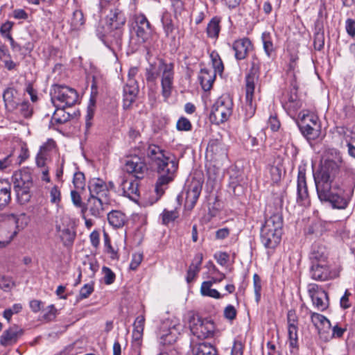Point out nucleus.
Wrapping results in <instances>:
<instances>
[{
  "label": "nucleus",
  "mask_w": 355,
  "mask_h": 355,
  "mask_svg": "<svg viewBox=\"0 0 355 355\" xmlns=\"http://www.w3.org/2000/svg\"><path fill=\"white\" fill-rule=\"evenodd\" d=\"M178 164L174 156L165 150H157V201L175 177Z\"/></svg>",
  "instance_id": "obj_2"
},
{
  "label": "nucleus",
  "mask_w": 355,
  "mask_h": 355,
  "mask_svg": "<svg viewBox=\"0 0 355 355\" xmlns=\"http://www.w3.org/2000/svg\"><path fill=\"white\" fill-rule=\"evenodd\" d=\"M97 35L104 44L113 51L114 46L120 47L121 46L123 29H112L107 26L103 33L98 29Z\"/></svg>",
  "instance_id": "obj_12"
},
{
  "label": "nucleus",
  "mask_w": 355,
  "mask_h": 355,
  "mask_svg": "<svg viewBox=\"0 0 355 355\" xmlns=\"http://www.w3.org/2000/svg\"><path fill=\"white\" fill-rule=\"evenodd\" d=\"M220 276L221 277L219 279H215V277H212L209 281L203 282L200 286V294L202 296H207V293H209V292L212 289L211 286L214 284L219 283L225 278V274H221Z\"/></svg>",
  "instance_id": "obj_47"
},
{
  "label": "nucleus",
  "mask_w": 355,
  "mask_h": 355,
  "mask_svg": "<svg viewBox=\"0 0 355 355\" xmlns=\"http://www.w3.org/2000/svg\"><path fill=\"white\" fill-rule=\"evenodd\" d=\"M31 187H25L15 189L17 198L21 204H25L28 202L31 199L30 189Z\"/></svg>",
  "instance_id": "obj_49"
},
{
  "label": "nucleus",
  "mask_w": 355,
  "mask_h": 355,
  "mask_svg": "<svg viewBox=\"0 0 355 355\" xmlns=\"http://www.w3.org/2000/svg\"><path fill=\"white\" fill-rule=\"evenodd\" d=\"M135 21L137 36L140 42H144L150 33V23L144 15H136Z\"/></svg>",
  "instance_id": "obj_23"
},
{
  "label": "nucleus",
  "mask_w": 355,
  "mask_h": 355,
  "mask_svg": "<svg viewBox=\"0 0 355 355\" xmlns=\"http://www.w3.org/2000/svg\"><path fill=\"white\" fill-rule=\"evenodd\" d=\"M200 271V268L194 267V265H190L188 268L186 277V280L187 283L190 284L191 282H192L195 279V278L196 277Z\"/></svg>",
  "instance_id": "obj_63"
},
{
  "label": "nucleus",
  "mask_w": 355,
  "mask_h": 355,
  "mask_svg": "<svg viewBox=\"0 0 355 355\" xmlns=\"http://www.w3.org/2000/svg\"><path fill=\"white\" fill-rule=\"evenodd\" d=\"M179 216V212L177 208L173 210L164 209L163 212L160 214L162 222L164 225H168V223L175 221Z\"/></svg>",
  "instance_id": "obj_46"
},
{
  "label": "nucleus",
  "mask_w": 355,
  "mask_h": 355,
  "mask_svg": "<svg viewBox=\"0 0 355 355\" xmlns=\"http://www.w3.org/2000/svg\"><path fill=\"white\" fill-rule=\"evenodd\" d=\"M106 20L107 26L109 28L123 29V26L125 23L126 18L122 10L119 8H114L111 10L110 13L107 15Z\"/></svg>",
  "instance_id": "obj_26"
},
{
  "label": "nucleus",
  "mask_w": 355,
  "mask_h": 355,
  "mask_svg": "<svg viewBox=\"0 0 355 355\" xmlns=\"http://www.w3.org/2000/svg\"><path fill=\"white\" fill-rule=\"evenodd\" d=\"M207 157L217 161L227 157V148L222 141L220 135L211 138L208 144L206 150Z\"/></svg>",
  "instance_id": "obj_14"
},
{
  "label": "nucleus",
  "mask_w": 355,
  "mask_h": 355,
  "mask_svg": "<svg viewBox=\"0 0 355 355\" xmlns=\"http://www.w3.org/2000/svg\"><path fill=\"white\" fill-rule=\"evenodd\" d=\"M143 259V254L141 252H135L132 255V260L130 263V268L132 270H136L140 265Z\"/></svg>",
  "instance_id": "obj_61"
},
{
  "label": "nucleus",
  "mask_w": 355,
  "mask_h": 355,
  "mask_svg": "<svg viewBox=\"0 0 355 355\" xmlns=\"http://www.w3.org/2000/svg\"><path fill=\"white\" fill-rule=\"evenodd\" d=\"M56 109L53 114L52 121L56 123L62 124L67 122L71 115L65 111L66 107H55Z\"/></svg>",
  "instance_id": "obj_43"
},
{
  "label": "nucleus",
  "mask_w": 355,
  "mask_h": 355,
  "mask_svg": "<svg viewBox=\"0 0 355 355\" xmlns=\"http://www.w3.org/2000/svg\"><path fill=\"white\" fill-rule=\"evenodd\" d=\"M89 197L108 200L109 189L106 183L100 178H93L89 182Z\"/></svg>",
  "instance_id": "obj_19"
},
{
  "label": "nucleus",
  "mask_w": 355,
  "mask_h": 355,
  "mask_svg": "<svg viewBox=\"0 0 355 355\" xmlns=\"http://www.w3.org/2000/svg\"><path fill=\"white\" fill-rule=\"evenodd\" d=\"M180 328V324H172V322L168 320L164 321L159 331V334L162 335L161 339L164 342L173 343L175 340L176 336L179 334Z\"/></svg>",
  "instance_id": "obj_21"
},
{
  "label": "nucleus",
  "mask_w": 355,
  "mask_h": 355,
  "mask_svg": "<svg viewBox=\"0 0 355 355\" xmlns=\"http://www.w3.org/2000/svg\"><path fill=\"white\" fill-rule=\"evenodd\" d=\"M139 92V86L135 79L127 80L123 87V107L128 109L135 102Z\"/></svg>",
  "instance_id": "obj_20"
},
{
  "label": "nucleus",
  "mask_w": 355,
  "mask_h": 355,
  "mask_svg": "<svg viewBox=\"0 0 355 355\" xmlns=\"http://www.w3.org/2000/svg\"><path fill=\"white\" fill-rule=\"evenodd\" d=\"M144 322L145 318L143 315H139L135 319V321L133 324L132 334L136 339H139L143 334Z\"/></svg>",
  "instance_id": "obj_48"
},
{
  "label": "nucleus",
  "mask_w": 355,
  "mask_h": 355,
  "mask_svg": "<svg viewBox=\"0 0 355 355\" xmlns=\"http://www.w3.org/2000/svg\"><path fill=\"white\" fill-rule=\"evenodd\" d=\"M328 254L327 249L324 245L315 243L311 246L309 258L311 263H328Z\"/></svg>",
  "instance_id": "obj_24"
},
{
  "label": "nucleus",
  "mask_w": 355,
  "mask_h": 355,
  "mask_svg": "<svg viewBox=\"0 0 355 355\" xmlns=\"http://www.w3.org/2000/svg\"><path fill=\"white\" fill-rule=\"evenodd\" d=\"M119 187L124 196L128 197L133 201H136L139 198V190L138 180L123 176L121 178Z\"/></svg>",
  "instance_id": "obj_16"
},
{
  "label": "nucleus",
  "mask_w": 355,
  "mask_h": 355,
  "mask_svg": "<svg viewBox=\"0 0 355 355\" xmlns=\"http://www.w3.org/2000/svg\"><path fill=\"white\" fill-rule=\"evenodd\" d=\"M177 129L180 131L191 130L192 125L189 119L185 117H180L176 124Z\"/></svg>",
  "instance_id": "obj_58"
},
{
  "label": "nucleus",
  "mask_w": 355,
  "mask_h": 355,
  "mask_svg": "<svg viewBox=\"0 0 355 355\" xmlns=\"http://www.w3.org/2000/svg\"><path fill=\"white\" fill-rule=\"evenodd\" d=\"M3 99L8 112L15 111L18 105L17 91L14 87L6 88L3 93Z\"/></svg>",
  "instance_id": "obj_32"
},
{
  "label": "nucleus",
  "mask_w": 355,
  "mask_h": 355,
  "mask_svg": "<svg viewBox=\"0 0 355 355\" xmlns=\"http://www.w3.org/2000/svg\"><path fill=\"white\" fill-rule=\"evenodd\" d=\"M23 309L22 304L20 303L14 304L11 307L6 309L3 311V316L8 322H10L12 316L14 314H17L21 311Z\"/></svg>",
  "instance_id": "obj_52"
},
{
  "label": "nucleus",
  "mask_w": 355,
  "mask_h": 355,
  "mask_svg": "<svg viewBox=\"0 0 355 355\" xmlns=\"http://www.w3.org/2000/svg\"><path fill=\"white\" fill-rule=\"evenodd\" d=\"M297 331H298V326L288 327V334L289 339V346L292 348H295L297 347Z\"/></svg>",
  "instance_id": "obj_51"
},
{
  "label": "nucleus",
  "mask_w": 355,
  "mask_h": 355,
  "mask_svg": "<svg viewBox=\"0 0 355 355\" xmlns=\"http://www.w3.org/2000/svg\"><path fill=\"white\" fill-rule=\"evenodd\" d=\"M316 31L314 34L313 46L315 50L320 51L324 45V33L322 26L316 24Z\"/></svg>",
  "instance_id": "obj_44"
},
{
  "label": "nucleus",
  "mask_w": 355,
  "mask_h": 355,
  "mask_svg": "<svg viewBox=\"0 0 355 355\" xmlns=\"http://www.w3.org/2000/svg\"><path fill=\"white\" fill-rule=\"evenodd\" d=\"M258 71L259 66L253 61L250 71L245 76V103L243 107V110L246 119L252 118L257 109L254 94L255 85L259 79Z\"/></svg>",
  "instance_id": "obj_3"
},
{
  "label": "nucleus",
  "mask_w": 355,
  "mask_h": 355,
  "mask_svg": "<svg viewBox=\"0 0 355 355\" xmlns=\"http://www.w3.org/2000/svg\"><path fill=\"white\" fill-rule=\"evenodd\" d=\"M44 311L43 318L44 320L51 321L55 318L57 310L54 305L48 306Z\"/></svg>",
  "instance_id": "obj_64"
},
{
  "label": "nucleus",
  "mask_w": 355,
  "mask_h": 355,
  "mask_svg": "<svg viewBox=\"0 0 355 355\" xmlns=\"http://www.w3.org/2000/svg\"><path fill=\"white\" fill-rule=\"evenodd\" d=\"M50 95L54 107H70L78 101V94L76 89L64 85H53Z\"/></svg>",
  "instance_id": "obj_4"
},
{
  "label": "nucleus",
  "mask_w": 355,
  "mask_h": 355,
  "mask_svg": "<svg viewBox=\"0 0 355 355\" xmlns=\"http://www.w3.org/2000/svg\"><path fill=\"white\" fill-rule=\"evenodd\" d=\"M300 121L298 125L302 132L308 139H314L317 138L320 132V125L317 116L313 114H299Z\"/></svg>",
  "instance_id": "obj_7"
},
{
  "label": "nucleus",
  "mask_w": 355,
  "mask_h": 355,
  "mask_svg": "<svg viewBox=\"0 0 355 355\" xmlns=\"http://www.w3.org/2000/svg\"><path fill=\"white\" fill-rule=\"evenodd\" d=\"M108 202L109 200L89 197L85 211L88 210L90 214L95 218H101L103 215L105 205Z\"/></svg>",
  "instance_id": "obj_22"
},
{
  "label": "nucleus",
  "mask_w": 355,
  "mask_h": 355,
  "mask_svg": "<svg viewBox=\"0 0 355 355\" xmlns=\"http://www.w3.org/2000/svg\"><path fill=\"white\" fill-rule=\"evenodd\" d=\"M6 39L9 40L10 46L15 51L19 52L21 50L22 47L28 49L30 46V42L26 37H21L16 42L12 37L11 35H8Z\"/></svg>",
  "instance_id": "obj_45"
},
{
  "label": "nucleus",
  "mask_w": 355,
  "mask_h": 355,
  "mask_svg": "<svg viewBox=\"0 0 355 355\" xmlns=\"http://www.w3.org/2000/svg\"><path fill=\"white\" fill-rule=\"evenodd\" d=\"M297 202L300 206H308L310 203L305 169L301 168L298 170L297 180Z\"/></svg>",
  "instance_id": "obj_15"
},
{
  "label": "nucleus",
  "mask_w": 355,
  "mask_h": 355,
  "mask_svg": "<svg viewBox=\"0 0 355 355\" xmlns=\"http://www.w3.org/2000/svg\"><path fill=\"white\" fill-rule=\"evenodd\" d=\"M202 187V181L193 178L185 187L184 191L178 196V200H180V198H182L184 195V207L187 210H191L194 207L200 195Z\"/></svg>",
  "instance_id": "obj_8"
},
{
  "label": "nucleus",
  "mask_w": 355,
  "mask_h": 355,
  "mask_svg": "<svg viewBox=\"0 0 355 355\" xmlns=\"http://www.w3.org/2000/svg\"><path fill=\"white\" fill-rule=\"evenodd\" d=\"M12 181L15 189L33 185L31 174L26 170L16 171L12 175Z\"/></svg>",
  "instance_id": "obj_31"
},
{
  "label": "nucleus",
  "mask_w": 355,
  "mask_h": 355,
  "mask_svg": "<svg viewBox=\"0 0 355 355\" xmlns=\"http://www.w3.org/2000/svg\"><path fill=\"white\" fill-rule=\"evenodd\" d=\"M308 293L313 306L319 311L325 310L329 305L327 293L318 284H309Z\"/></svg>",
  "instance_id": "obj_13"
},
{
  "label": "nucleus",
  "mask_w": 355,
  "mask_h": 355,
  "mask_svg": "<svg viewBox=\"0 0 355 355\" xmlns=\"http://www.w3.org/2000/svg\"><path fill=\"white\" fill-rule=\"evenodd\" d=\"M236 314L237 311L233 305L229 304L224 309L223 315L225 318L230 321L234 320L236 317Z\"/></svg>",
  "instance_id": "obj_60"
},
{
  "label": "nucleus",
  "mask_w": 355,
  "mask_h": 355,
  "mask_svg": "<svg viewBox=\"0 0 355 355\" xmlns=\"http://www.w3.org/2000/svg\"><path fill=\"white\" fill-rule=\"evenodd\" d=\"M194 355H218L216 349L207 343H198L193 347Z\"/></svg>",
  "instance_id": "obj_39"
},
{
  "label": "nucleus",
  "mask_w": 355,
  "mask_h": 355,
  "mask_svg": "<svg viewBox=\"0 0 355 355\" xmlns=\"http://www.w3.org/2000/svg\"><path fill=\"white\" fill-rule=\"evenodd\" d=\"M189 327L191 333L200 339L211 338L215 332L214 323L207 319H202L198 315L189 316Z\"/></svg>",
  "instance_id": "obj_6"
},
{
  "label": "nucleus",
  "mask_w": 355,
  "mask_h": 355,
  "mask_svg": "<svg viewBox=\"0 0 355 355\" xmlns=\"http://www.w3.org/2000/svg\"><path fill=\"white\" fill-rule=\"evenodd\" d=\"M15 283L11 277L0 275V288L8 292L14 287Z\"/></svg>",
  "instance_id": "obj_53"
},
{
  "label": "nucleus",
  "mask_w": 355,
  "mask_h": 355,
  "mask_svg": "<svg viewBox=\"0 0 355 355\" xmlns=\"http://www.w3.org/2000/svg\"><path fill=\"white\" fill-rule=\"evenodd\" d=\"M55 143L53 139H49L44 144L36 155L35 162L37 167L41 168H48L49 152L55 148Z\"/></svg>",
  "instance_id": "obj_25"
},
{
  "label": "nucleus",
  "mask_w": 355,
  "mask_h": 355,
  "mask_svg": "<svg viewBox=\"0 0 355 355\" xmlns=\"http://www.w3.org/2000/svg\"><path fill=\"white\" fill-rule=\"evenodd\" d=\"M147 169L145 162L137 155L127 156L124 159L123 170L137 179L143 178Z\"/></svg>",
  "instance_id": "obj_9"
},
{
  "label": "nucleus",
  "mask_w": 355,
  "mask_h": 355,
  "mask_svg": "<svg viewBox=\"0 0 355 355\" xmlns=\"http://www.w3.org/2000/svg\"><path fill=\"white\" fill-rule=\"evenodd\" d=\"M127 220V216L121 211L112 210L107 214L109 224L116 229L123 227Z\"/></svg>",
  "instance_id": "obj_36"
},
{
  "label": "nucleus",
  "mask_w": 355,
  "mask_h": 355,
  "mask_svg": "<svg viewBox=\"0 0 355 355\" xmlns=\"http://www.w3.org/2000/svg\"><path fill=\"white\" fill-rule=\"evenodd\" d=\"M56 229L63 245L66 247L71 246L76 235L74 228L73 227L61 228L60 225H58Z\"/></svg>",
  "instance_id": "obj_34"
},
{
  "label": "nucleus",
  "mask_w": 355,
  "mask_h": 355,
  "mask_svg": "<svg viewBox=\"0 0 355 355\" xmlns=\"http://www.w3.org/2000/svg\"><path fill=\"white\" fill-rule=\"evenodd\" d=\"M314 179L317 193L321 201L330 202L334 209L347 208L354 193L355 184L352 178L338 179L333 184L332 191L328 174L323 173L320 179L314 175Z\"/></svg>",
  "instance_id": "obj_1"
},
{
  "label": "nucleus",
  "mask_w": 355,
  "mask_h": 355,
  "mask_svg": "<svg viewBox=\"0 0 355 355\" xmlns=\"http://www.w3.org/2000/svg\"><path fill=\"white\" fill-rule=\"evenodd\" d=\"M12 17L19 20V23L24 21H29V15L23 9H15L12 11Z\"/></svg>",
  "instance_id": "obj_56"
},
{
  "label": "nucleus",
  "mask_w": 355,
  "mask_h": 355,
  "mask_svg": "<svg viewBox=\"0 0 355 355\" xmlns=\"http://www.w3.org/2000/svg\"><path fill=\"white\" fill-rule=\"evenodd\" d=\"M302 103L298 100L294 102H286L284 108L287 110L290 115H293L301 108Z\"/></svg>",
  "instance_id": "obj_54"
},
{
  "label": "nucleus",
  "mask_w": 355,
  "mask_h": 355,
  "mask_svg": "<svg viewBox=\"0 0 355 355\" xmlns=\"http://www.w3.org/2000/svg\"><path fill=\"white\" fill-rule=\"evenodd\" d=\"M283 219L279 214H274L265 221L262 230H269L282 234Z\"/></svg>",
  "instance_id": "obj_33"
},
{
  "label": "nucleus",
  "mask_w": 355,
  "mask_h": 355,
  "mask_svg": "<svg viewBox=\"0 0 355 355\" xmlns=\"http://www.w3.org/2000/svg\"><path fill=\"white\" fill-rule=\"evenodd\" d=\"M234 51V58L236 60L245 59L253 50V44L248 37L236 40L232 45Z\"/></svg>",
  "instance_id": "obj_17"
},
{
  "label": "nucleus",
  "mask_w": 355,
  "mask_h": 355,
  "mask_svg": "<svg viewBox=\"0 0 355 355\" xmlns=\"http://www.w3.org/2000/svg\"><path fill=\"white\" fill-rule=\"evenodd\" d=\"M324 168L327 171H324L321 173L322 175L323 173L328 174L330 176L329 173L334 174L337 173L340 169H345L346 171L349 170L347 163L342 159L341 157L338 156L336 159H327L324 162ZM320 179L321 176H315Z\"/></svg>",
  "instance_id": "obj_28"
},
{
  "label": "nucleus",
  "mask_w": 355,
  "mask_h": 355,
  "mask_svg": "<svg viewBox=\"0 0 355 355\" xmlns=\"http://www.w3.org/2000/svg\"><path fill=\"white\" fill-rule=\"evenodd\" d=\"M173 64L159 61V71L161 74L162 93L165 98H167L171 93L172 84L174 76Z\"/></svg>",
  "instance_id": "obj_10"
},
{
  "label": "nucleus",
  "mask_w": 355,
  "mask_h": 355,
  "mask_svg": "<svg viewBox=\"0 0 355 355\" xmlns=\"http://www.w3.org/2000/svg\"><path fill=\"white\" fill-rule=\"evenodd\" d=\"M8 223L15 225L13 230H17V232L24 229L29 223L28 216L24 213L19 214H10L8 215Z\"/></svg>",
  "instance_id": "obj_37"
},
{
  "label": "nucleus",
  "mask_w": 355,
  "mask_h": 355,
  "mask_svg": "<svg viewBox=\"0 0 355 355\" xmlns=\"http://www.w3.org/2000/svg\"><path fill=\"white\" fill-rule=\"evenodd\" d=\"M146 58L149 66L146 68L144 78L146 84L150 90L149 96H151L154 94V88L155 87V67L154 66L155 58L150 49H147Z\"/></svg>",
  "instance_id": "obj_18"
},
{
  "label": "nucleus",
  "mask_w": 355,
  "mask_h": 355,
  "mask_svg": "<svg viewBox=\"0 0 355 355\" xmlns=\"http://www.w3.org/2000/svg\"><path fill=\"white\" fill-rule=\"evenodd\" d=\"M23 334L22 329L13 325L4 331L0 338V343L3 346H8L15 343Z\"/></svg>",
  "instance_id": "obj_27"
},
{
  "label": "nucleus",
  "mask_w": 355,
  "mask_h": 355,
  "mask_svg": "<svg viewBox=\"0 0 355 355\" xmlns=\"http://www.w3.org/2000/svg\"><path fill=\"white\" fill-rule=\"evenodd\" d=\"M8 221L0 226V248L7 246L17 234V230H9Z\"/></svg>",
  "instance_id": "obj_35"
},
{
  "label": "nucleus",
  "mask_w": 355,
  "mask_h": 355,
  "mask_svg": "<svg viewBox=\"0 0 355 355\" xmlns=\"http://www.w3.org/2000/svg\"><path fill=\"white\" fill-rule=\"evenodd\" d=\"M311 318L312 322L315 326H317L318 324L325 325V324H327L329 327H330V325H331L330 321L326 317H324V315H322L320 313H311Z\"/></svg>",
  "instance_id": "obj_55"
},
{
  "label": "nucleus",
  "mask_w": 355,
  "mask_h": 355,
  "mask_svg": "<svg viewBox=\"0 0 355 355\" xmlns=\"http://www.w3.org/2000/svg\"><path fill=\"white\" fill-rule=\"evenodd\" d=\"M210 57L213 66L212 70L214 71L216 73H218L221 74L223 71L224 67L219 55L216 52H212L210 55Z\"/></svg>",
  "instance_id": "obj_50"
},
{
  "label": "nucleus",
  "mask_w": 355,
  "mask_h": 355,
  "mask_svg": "<svg viewBox=\"0 0 355 355\" xmlns=\"http://www.w3.org/2000/svg\"><path fill=\"white\" fill-rule=\"evenodd\" d=\"M11 186L6 182L0 181V210L3 209L10 202Z\"/></svg>",
  "instance_id": "obj_38"
},
{
  "label": "nucleus",
  "mask_w": 355,
  "mask_h": 355,
  "mask_svg": "<svg viewBox=\"0 0 355 355\" xmlns=\"http://www.w3.org/2000/svg\"><path fill=\"white\" fill-rule=\"evenodd\" d=\"M311 277L319 282H324L338 277V272L330 268L328 263H311Z\"/></svg>",
  "instance_id": "obj_11"
},
{
  "label": "nucleus",
  "mask_w": 355,
  "mask_h": 355,
  "mask_svg": "<svg viewBox=\"0 0 355 355\" xmlns=\"http://www.w3.org/2000/svg\"><path fill=\"white\" fill-rule=\"evenodd\" d=\"M282 233L261 230V241L266 248L273 249L280 242Z\"/></svg>",
  "instance_id": "obj_29"
},
{
  "label": "nucleus",
  "mask_w": 355,
  "mask_h": 355,
  "mask_svg": "<svg viewBox=\"0 0 355 355\" xmlns=\"http://www.w3.org/2000/svg\"><path fill=\"white\" fill-rule=\"evenodd\" d=\"M85 22L84 15L80 10H76L73 12L70 20L71 28L73 31L80 30Z\"/></svg>",
  "instance_id": "obj_41"
},
{
  "label": "nucleus",
  "mask_w": 355,
  "mask_h": 355,
  "mask_svg": "<svg viewBox=\"0 0 355 355\" xmlns=\"http://www.w3.org/2000/svg\"><path fill=\"white\" fill-rule=\"evenodd\" d=\"M233 101L227 94H223L214 103L210 112V120L216 124L227 121L233 112Z\"/></svg>",
  "instance_id": "obj_5"
},
{
  "label": "nucleus",
  "mask_w": 355,
  "mask_h": 355,
  "mask_svg": "<svg viewBox=\"0 0 355 355\" xmlns=\"http://www.w3.org/2000/svg\"><path fill=\"white\" fill-rule=\"evenodd\" d=\"M94 291V284H85L80 290L79 298L80 300L87 298Z\"/></svg>",
  "instance_id": "obj_57"
},
{
  "label": "nucleus",
  "mask_w": 355,
  "mask_h": 355,
  "mask_svg": "<svg viewBox=\"0 0 355 355\" xmlns=\"http://www.w3.org/2000/svg\"><path fill=\"white\" fill-rule=\"evenodd\" d=\"M216 73L212 69L202 68L198 75V80L204 91H209L216 79Z\"/></svg>",
  "instance_id": "obj_30"
},
{
  "label": "nucleus",
  "mask_w": 355,
  "mask_h": 355,
  "mask_svg": "<svg viewBox=\"0 0 355 355\" xmlns=\"http://www.w3.org/2000/svg\"><path fill=\"white\" fill-rule=\"evenodd\" d=\"M33 109L32 105L26 101L18 103L15 111H11L15 114L19 115L24 118H29L32 116Z\"/></svg>",
  "instance_id": "obj_42"
},
{
  "label": "nucleus",
  "mask_w": 355,
  "mask_h": 355,
  "mask_svg": "<svg viewBox=\"0 0 355 355\" xmlns=\"http://www.w3.org/2000/svg\"><path fill=\"white\" fill-rule=\"evenodd\" d=\"M102 271L104 274V282L107 285L112 284L115 279V274L107 267H103Z\"/></svg>",
  "instance_id": "obj_59"
},
{
  "label": "nucleus",
  "mask_w": 355,
  "mask_h": 355,
  "mask_svg": "<svg viewBox=\"0 0 355 355\" xmlns=\"http://www.w3.org/2000/svg\"><path fill=\"white\" fill-rule=\"evenodd\" d=\"M220 19L215 17H213L208 23L206 32L208 37L217 39L220 31Z\"/></svg>",
  "instance_id": "obj_40"
},
{
  "label": "nucleus",
  "mask_w": 355,
  "mask_h": 355,
  "mask_svg": "<svg viewBox=\"0 0 355 355\" xmlns=\"http://www.w3.org/2000/svg\"><path fill=\"white\" fill-rule=\"evenodd\" d=\"M60 191L57 186H53L50 190V200L53 204H58L60 202Z\"/></svg>",
  "instance_id": "obj_62"
}]
</instances>
